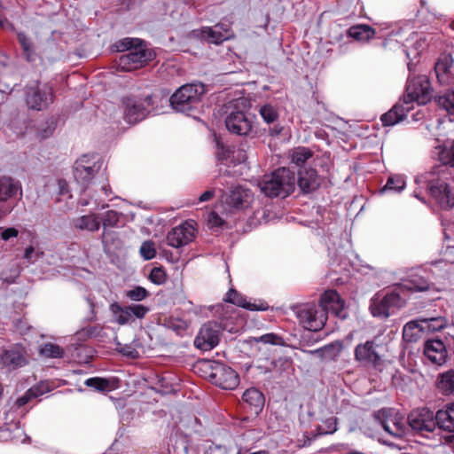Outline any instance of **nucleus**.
Instances as JSON below:
<instances>
[{
	"mask_svg": "<svg viewBox=\"0 0 454 454\" xmlns=\"http://www.w3.org/2000/svg\"><path fill=\"white\" fill-rule=\"evenodd\" d=\"M439 165L434 166L430 171L415 177L418 187L413 195L425 202L423 191L429 194L442 209L450 210L454 207V193L447 184L448 167L454 168V139L446 141L438 153Z\"/></svg>",
	"mask_w": 454,
	"mask_h": 454,
	"instance_id": "1",
	"label": "nucleus"
},
{
	"mask_svg": "<svg viewBox=\"0 0 454 454\" xmlns=\"http://www.w3.org/2000/svg\"><path fill=\"white\" fill-rule=\"evenodd\" d=\"M295 184L294 172L287 168H278L258 181L261 192L268 198L285 199L294 191Z\"/></svg>",
	"mask_w": 454,
	"mask_h": 454,
	"instance_id": "2",
	"label": "nucleus"
},
{
	"mask_svg": "<svg viewBox=\"0 0 454 454\" xmlns=\"http://www.w3.org/2000/svg\"><path fill=\"white\" fill-rule=\"evenodd\" d=\"M204 93L205 86L201 82L184 84L170 97V106L176 112L192 115L200 107Z\"/></svg>",
	"mask_w": 454,
	"mask_h": 454,
	"instance_id": "3",
	"label": "nucleus"
},
{
	"mask_svg": "<svg viewBox=\"0 0 454 454\" xmlns=\"http://www.w3.org/2000/svg\"><path fill=\"white\" fill-rule=\"evenodd\" d=\"M204 365L207 378L214 385L225 390H232L239 386V374L231 367L217 361H207Z\"/></svg>",
	"mask_w": 454,
	"mask_h": 454,
	"instance_id": "4",
	"label": "nucleus"
},
{
	"mask_svg": "<svg viewBox=\"0 0 454 454\" xmlns=\"http://www.w3.org/2000/svg\"><path fill=\"white\" fill-rule=\"evenodd\" d=\"M29 363L28 354L21 344H13L3 348L0 353V380L8 378L9 374Z\"/></svg>",
	"mask_w": 454,
	"mask_h": 454,
	"instance_id": "5",
	"label": "nucleus"
},
{
	"mask_svg": "<svg viewBox=\"0 0 454 454\" xmlns=\"http://www.w3.org/2000/svg\"><path fill=\"white\" fill-rule=\"evenodd\" d=\"M373 418L382 428L395 438L402 439L409 433L403 417L392 408H382L373 412Z\"/></svg>",
	"mask_w": 454,
	"mask_h": 454,
	"instance_id": "6",
	"label": "nucleus"
},
{
	"mask_svg": "<svg viewBox=\"0 0 454 454\" xmlns=\"http://www.w3.org/2000/svg\"><path fill=\"white\" fill-rule=\"evenodd\" d=\"M433 98L432 88L427 75L411 76L410 74L407 84L406 94L403 97L404 103L411 105L417 102L419 105H426Z\"/></svg>",
	"mask_w": 454,
	"mask_h": 454,
	"instance_id": "7",
	"label": "nucleus"
},
{
	"mask_svg": "<svg viewBox=\"0 0 454 454\" xmlns=\"http://www.w3.org/2000/svg\"><path fill=\"white\" fill-rule=\"evenodd\" d=\"M404 304L405 298L401 296L400 292L395 287L382 297L380 295L374 296L371 300L370 310L375 317L387 318L391 315L392 309L401 308Z\"/></svg>",
	"mask_w": 454,
	"mask_h": 454,
	"instance_id": "8",
	"label": "nucleus"
},
{
	"mask_svg": "<svg viewBox=\"0 0 454 454\" xmlns=\"http://www.w3.org/2000/svg\"><path fill=\"white\" fill-rule=\"evenodd\" d=\"M152 97L144 98L136 97H125L121 99L123 118L129 124H136L143 121L150 113Z\"/></svg>",
	"mask_w": 454,
	"mask_h": 454,
	"instance_id": "9",
	"label": "nucleus"
},
{
	"mask_svg": "<svg viewBox=\"0 0 454 454\" xmlns=\"http://www.w3.org/2000/svg\"><path fill=\"white\" fill-rule=\"evenodd\" d=\"M52 101L53 90L49 84L36 82L26 88V102L30 109L41 111Z\"/></svg>",
	"mask_w": 454,
	"mask_h": 454,
	"instance_id": "10",
	"label": "nucleus"
},
{
	"mask_svg": "<svg viewBox=\"0 0 454 454\" xmlns=\"http://www.w3.org/2000/svg\"><path fill=\"white\" fill-rule=\"evenodd\" d=\"M153 58V51L146 48L142 41L129 52L122 54L119 58V66L126 71H130L146 65Z\"/></svg>",
	"mask_w": 454,
	"mask_h": 454,
	"instance_id": "11",
	"label": "nucleus"
},
{
	"mask_svg": "<svg viewBox=\"0 0 454 454\" xmlns=\"http://www.w3.org/2000/svg\"><path fill=\"white\" fill-rule=\"evenodd\" d=\"M409 430L423 433H433L435 429L434 413L428 408L411 411L407 417Z\"/></svg>",
	"mask_w": 454,
	"mask_h": 454,
	"instance_id": "12",
	"label": "nucleus"
},
{
	"mask_svg": "<svg viewBox=\"0 0 454 454\" xmlns=\"http://www.w3.org/2000/svg\"><path fill=\"white\" fill-rule=\"evenodd\" d=\"M254 118V116L250 114L240 110H232L225 118V126L232 134L249 136L253 131Z\"/></svg>",
	"mask_w": 454,
	"mask_h": 454,
	"instance_id": "13",
	"label": "nucleus"
},
{
	"mask_svg": "<svg viewBox=\"0 0 454 454\" xmlns=\"http://www.w3.org/2000/svg\"><path fill=\"white\" fill-rule=\"evenodd\" d=\"M223 193V191L220 189ZM223 202L231 210H243L247 208L253 201V192L243 185L232 187L225 195L222 194Z\"/></svg>",
	"mask_w": 454,
	"mask_h": 454,
	"instance_id": "14",
	"label": "nucleus"
},
{
	"mask_svg": "<svg viewBox=\"0 0 454 454\" xmlns=\"http://www.w3.org/2000/svg\"><path fill=\"white\" fill-rule=\"evenodd\" d=\"M221 327L215 321L204 324L194 340V345L201 350H211L219 342Z\"/></svg>",
	"mask_w": 454,
	"mask_h": 454,
	"instance_id": "15",
	"label": "nucleus"
},
{
	"mask_svg": "<svg viewBox=\"0 0 454 454\" xmlns=\"http://www.w3.org/2000/svg\"><path fill=\"white\" fill-rule=\"evenodd\" d=\"M380 348L373 340L360 343L355 348V358L364 365L378 368L382 364Z\"/></svg>",
	"mask_w": 454,
	"mask_h": 454,
	"instance_id": "16",
	"label": "nucleus"
},
{
	"mask_svg": "<svg viewBox=\"0 0 454 454\" xmlns=\"http://www.w3.org/2000/svg\"><path fill=\"white\" fill-rule=\"evenodd\" d=\"M99 168L100 165L98 162L90 165L89 156L82 155L74 163L73 169L74 177L82 186H87Z\"/></svg>",
	"mask_w": 454,
	"mask_h": 454,
	"instance_id": "17",
	"label": "nucleus"
},
{
	"mask_svg": "<svg viewBox=\"0 0 454 454\" xmlns=\"http://www.w3.org/2000/svg\"><path fill=\"white\" fill-rule=\"evenodd\" d=\"M243 409L251 416L258 417L265 404L262 392L255 387L247 388L242 395Z\"/></svg>",
	"mask_w": 454,
	"mask_h": 454,
	"instance_id": "18",
	"label": "nucleus"
},
{
	"mask_svg": "<svg viewBox=\"0 0 454 454\" xmlns=\"http://www.w3.org/2000/svg\"><path fill=\"white\" fill-rule=\"evenodd\" d=\"M194 237L192 224L184 223L173 228L167 235L168 244L173 247H181L189 244Z\"/></svg>",
	"mask_w": 454,
	"mask_h": 454,
	"instance_id": "19",
	"label": "nucleus"
},
{
	"mask_svg": "<svg viewBox=\"0 0 454 454\" xmlns=\"http://www.w3.org/2000/svg\"><path fill=\"white\" fill-rule=\"evenodd\" d=\"M297 176L296 183L304 194L315 192L321 184V180L314 168H300Z\"/></svg>",
	"mask_w": 454,
	"mask_h": 454,
	"instance_id": "20",
	"label": "nucleus"
},
{
	"mask_svg": "<svg viewBox=\"0 0 454 454\" xmlns=\"http://www.w3.org/2000/svg\"><path fill=\"white\" fill-rule=\"evenodd\" d=\"M424 354L435 364L442 365L447 362V349L444 343L440 340H427L425 343Z\"/></svg>",
	"mask_w": 454,
	"mask_h": 454,
	"instance_id": "21",
	"label": "nucleus"
},
{
	"mask_svg": "<svg viewBox=\"0 0 454 454\" xmlns=\"http://www.w3.org/2000/svg\"><path fill=\"white\" fill-rule=\"evenodd\" d=\"M432 284L422 276L412 275L407 279L403 280L395 286V289L400 292L401 296L407 292H425L431 288Z\"/></svg>",
	"mask_w": 454,
	"mask_h": 454,
	"instance_id": "22",
	"label": "nucleus"
},
{
	"mask_svg": "<svg viewBox=\"0 0 454 454\" xmlns=\"http://www.w3.org/2000/svg\"><path fill=\"white\" fill-rule=\"evenodd\" d=\"M223 301L251 311H264L269 308L264 301H260L258 304L247 301L246 297L234 288L229 290Z\"/></svg>",
	"mask_w": 454,
	"mask_h": 454,
	"instance_id": "23",
	"label": "nucleus"
},
{
	"mask_svg": "<svg viewBox=\"0 0 454 454\" xmlns=\"http://www.w3.org/2000/svg\"><path fill=\"white\" fill-rule=\"evenodd\" d=\"M412 106L406 105L404 100L403 102H397L389 111L381 115V121L383 126H394L407 116V114Z\"/></svg>",
	"mask_w": 454,
	"mask_h": 454,
	"instance_id": "24",
	"label": "nucleus"
},
{
	"mask_svg": "<svg viewBox=\"0 0 454 454\" xmlns=\"http://www.w3.org/2000/svg\"><path fill=\"white\" fill-rule=\"evenodd\" d=\"M19 191L21 192L19 182L10 177H0V215L7 211L5 202L16 196Z\"/></svg>",
	"mask_w": 454,
	"mask_h": 454,
	"instance_id": "25",
	"label": "nucleus"
},
{
	"mask_svg": "<svg viewBox=\"0 0 454 454\" xmlns=\"http://www.w3.org/2000/svg\"><path fill=\"white\" fill-rule=\"evenodd\" d=\"M298 316L309 330L317 331L324 326V321L317 318V311L315 308H303L298 312Z\"/></svg>",
	"mask_w": 454,
	"mask_h": 454,
	"instance_id": "26",
	"label": "nucleus"
},
{
	"mask_svg": "<svg viewBox=\"0 0 454 454\" xmlns=\"http://www.w3.org/2000/svg\"><path fill=\"white\" fill-rule=\"evenodd\" d=\"M347 33L348 37L361 43H367L375 35L374 28L365 24L354 25L348 29Z\"/></svg>",
	"mask_w": 454,
	"mask_h": 454,
	"instance_id": "27",
	"label": "nucleus"
},
{
	"mask_svg": "<svg viewBox=\"0 0 454 454\" xmlns=\"http://www.w3.org/2000/svg\"><path fill=\"white\" fill-rule=\"evenodd\" d=\"M322 301L325 302L326 309H330L331 310L334 311L336 316L341 317L342 319L346 318V315L342 314L344 302L336 291L331 290L325 292L322 296Z\"/></svg>",
	"mask_w": 454,
	"mask_h": 454,
	"instance_id": "28",
	"label": "nucleus"
},
{
	"mask_svg": "<svg viewBox=\"0 0 454 454\" xmlns=\"http://www.w3.org/2000/svg\"><path fill=\"white\" fill-rule=\"evenodd\" d=\"M436 387L443 395H454V370L440 373L436 380Z\"/></svg>",
	"mask_w": 454,
	"mask_h": 454,
	"instance_id": "29",
	"label": "nucleus"
},
{
	"mask_svg": "<svg viewBox=\"0 0 454 454\" xmlns=\"http://www.w3.org/2000/svg\"><path fill=\"white\" fill-rule=\"evenodd\" d=\"M434 101L440 108L454 115V88L440 91L434 97Z\"/></svg>",
	"mask_w": 454,
	"mask_h": 454,
	"instance_id": "30",
	"label": "nucleus"
},
{
	"mask_svg": "<svg viewBox=\"0 0 454 454\" xmlns=\"http://www.w3.org/2000/svg\"><path fill=\"white\" fill-rule=\"evenodd\" d=\"M109 309L113 314L115 322L121 325H128L132 322L131 314L128 309V306H121L118 302H113L109 306Z\"/></svg>",
	"mask_w": 454,
	"mask_h": 454,
	"instance_id": "31",
	"label": "nucleus"
},
{
	"mask_svg": "<svg viewBox=\"0 0 454 454\" xmlns=\"http://www.w3.org/2000/svg\"><path fill=\"white\" fill-rule=\"evenodd\" d=\"M101 242L106 253H109L121 246L119 233L115 231L103 230Z\"/></svg>",
	"mask_w": 454,
	"mask_h": 454,
	"instance_id": "32",
	"label": "nucleus"
},
{
	"mask_svg": "<svg viewBox=\"0 0 454 454\" xmlns=\"http://www.w3.org/2000/svg\"><path fill=\"white\" fill-rule=\"evenodd\" d=\"M74 226L82 231H96L100 228V221L95 215H82L74 221Z\"/></svg>",
	"mask_w": 454,
	"mask_h": 454,
	"instance_id": "33",
	"label": "nucleus"
},
{
	"mask_svg": "<svg viewBox=\"0 0 454 454\" xmlns=\"http://www.w3.org/2000/svg\"><path fill=\"white\" fill-rule=\"evenodd\" d=\"M50 391L46 383L41 382L40 384L30 387L22 396L17 400L18 406L27 404L31 399L37 398L42 395Z\"/></svg>",
	"mask_w": 454,
	"mask_h": 454,
	"instance_id": "34",
	"label": "nucleus"
},
{
	"mask_svg": "<svg viewBox=\"0 0 454 454\" xmlns=\"http://www.w3.org/2000/svg\"><path fill=\"white\" fill-rule=\"evenodd\" d=\"M191 36L198 39H204L209 43H214L216 44L223 41V35L220 32H216L208 27L192 30L191 32Z\"/></svg>",
	"mask_w": 454,
	"mask_h": 454,
	"instance_id": "35",
	"label": "nucleus"
},
{
	"mask_svg": "<svg viewBox=\"0 0 454 454\" xmlns=\"http://www.w3.org/2000/svg\"><path fill=\"white\" fill-rule=\"evenodd\" d=\"M450 65L448 60V57L440 59L434 65V72L438 82L441 84H447L450 82L451 77L450 75Z\"/></svg>",
	"mask_w": 454,
	"mask_h": 454,
	"instance_id": "36",
	"label": "nucleus"
},
{
	"mask_svg": "<svg viewBox=\"0 0 454 454\" xmlns=\"http://www.w3.org/2000/svg\"><path fill=\"white\" fill-rule=\"evenodd\" d=\"M292 361L287 357H278L270 362V367L272 369L271 377L274 379H281L283 372H286L290 369Z\"/></svg>",
	"mask_w": 454,
	"mask_h": 454,
	"instance_id": "37",
	"label": "nucleus"
},
{
	"mask_svg": "<svg viewBox=\"0 0 454 454\" xmlns=\"http://www.w3.org/2000/svg\"><path fill=\"white\" fill-rule=\"evenodd\" d=\"M312 156V151L303 146L296 147L290 152L292 163L301 168H302V165Z\"/></svg>",
	"mask_w": 454,
	"mask_h": 454,
	"instance_id": "38",
	"label": "nucleus"
},
{
	"mask_svg": "<svg viewBox=\"0 0 454 454\" xmlns=\"http://www.w3.org/2000/svg\"><path fill=\"white\" fill-rule=\"evenodd\" d=\"M84 384L99 392L110 391L115 388L112 380L100 377L89 378L85 380Z\"/></svg>",
	"mask_w": 454,
	"mask_h": 454,
	"instance_id": "39",
	"label": "nucleus"
},
{
	"mask_svg": "<svg viewBox=\"0 0 454 454\" xmlns=\"http://www.w3.org/2000/svg\"><path fill=\"white\" fill-rule=\"evenodd\" d=\"M405 187V180L403 176H391L380 192H400Z\"/></svg>",
	"mask_w": 454,
	"mask_h": 454,
	"instance_id": "40",
	"label": "nucleus"
},
{
	"mask_svg": "<svg viewBox=\"0 0 454 454\" xmlns=\"http://www.w3.org/2000/svg\"><path fill=\"white\" fill-rule=\"evenodd\" d=\"M17 38L27 61H34L35 59V52L30 39L22 32L18 33Z\"/></svg>",
	"mask_w": 454,
	"mask_h": 454,
	"instance_id": "41",
	"label": "nucleus"
},
{
	"mask_svg": "<svg viewBox=\"0 0 454 454\" xmlns=\"http://www.w3.org/2000/svg\"><path fill=\"white\" fill-rule=\"evenodd\" d=\"M40 354L49 358H61L63 357L65 351L58 344L47 342L41 346Z\"/></svg>",
	"mask_w": 454,
	"mask_h": 454,
	"instance_id": "42",
	"label": "nucleus"
},
{
	"mask_svg": "<svg viewBox=\"0 0 454 454\" xmlns=\"http://www.w3.org/2000/svg\"><path fill=\"white\" fill-rule=\"evenodd\" d=\"M163 325L179 336H183L188 327L186 321L175 317L165 318Z\"/></svg>",
	"mask_w": 454,
	"mask_h": 454,
	"instance_id": "43",
	"label": "nucleus"
},
{
	"mask_svg": "<svg viewBox=\"0 0 454 454\" xmlns=\"http://www.w3.org/2000/svg\"><path fill=\"white\" fill-rule=\"evenodd\" d=\"M259 114L262 120L268 124L277 121L279 116L277 108L270 104L261 106L259 108Z\"/></svg>",
	"mask_w": 454,
	"mask_h": 454,
	"instance_id": "44",
	"label": "nucleus"
},
{
	"mask_svg": "<svg viewBox=\"0 0 454 454\" xmlns=\"http://www.w3.org/2000/svg\"><path fill=\"white\" fill-rule=\"evenodd\" d=\"M102 327L99 325H88L75 333V337L79 341H86L87 340L98 337L100 334Z\"/></svg>",
	"mask_w": 454,
	"mask_h": 454,
	"instance_id": "45",
	"label": "nucleus"
},
{
	"mask_svg": "<svg viewBox=\"0 0 454 454\" xmlns=\"http://www.w3.org/2000/svg\"><path fill=\"white\" fill-rule=\"evenodd\" d=\"M121 213L115 210H108L102 214L100 219L102 221L103 230H107L109 227H118Z\"/></svg>",
	"mask_w": 454,
	"mask_h": 454,
	"instance_id": "46",
	"label": "nucleus"
},
{
	"mask_svg": "<svg viewBox=\"0 0 454 454\" xmlns=\"http://www.w3.org/2000/svg\"><path fill=\"white\" fill-rule=\"evenodd\" d=\"M142 40L137 38H124L120 41H118L115 43V48L117 51H128L129 52L131 50H133L138 43H141Z\"/></svg>",
	"mask_w": 454,
	"mask_h": 454,
	"instance_id": "47",
	"label": "nucleus"
},
{
	"mask_svg": "<svg viewBox=\"0 0 454 454\" xmlns=\"http://www.w3.org/2000/svg\"><path fill=\"white\" fill-rule=\"evenodd\" d=\"M323 348H326L324 352V359L334 360L337 356H339L342 348V345L340 342L330 343L324 346Z\"/></svg>",
	"mask_w": 454,
	"mask_h": 454,
	"instance_id": "48",
	"label": "nucleus"
},
{
	"mask_svg": "<svg viewBox=\"0 0 454 454\" xmlns=\"http://www.w3.org/2000/svg\"><path fill=\"white\" fill-rule=\"evenodd\" d=\"M141 256L145 260H151L155 257L156 250L154 247V243L151 240H146L142 243L139 249Z\"/></svg>",
	"mask_w": 454,
	"mask_h": 454,
	"instance_id": "49",
	"label": "nucleus"
},
{
	"mask_svg": "<svg viewBox=\"0 0 454 454\" xmlns=\"http://www.w3.org/2000/svg\"><path fill=\"white\" fill-rule=\"evenodd\" d=\"M150 295V293L142 286H136L135 288L127 292L126 296L135 301L145 300Z\"/></svg>",
	"mask_w": 454,
	"mask_h": 454,
	"instance_id": "50",
	"label": "nucleus"
},
{
	"mask_svg": "<svg viewBox=\"0 0 454 454\" xmlns=\"http://www.w3.org/2000/svg\"><path fill=\"white\" fill-rule=\"evenodd\" d=\"M128 309L131 314V319L134 321V317L142 319L150 311V309L142 304H131L128 306Z\"/></svg>",
	"mask_w": 454,
	"mask_h": 454,
	"instance_id": "51",
	"label": "nucleus"
},
{
	"mask_svg": "<svg viewBox=\"0 0 454 454\" xmlns=\"http://www.w3.org/2000/svg\"><path fill=\"white\" fill-rule=\"evenodd\" d=\"M256 341H261L263 343L272 344V345H278V346H284L285 340L284 339L276 334V333H266L262 336H260L258 339H256Z\"/></svg>",
	"mask_w": 454,
	"mask_h": 454,
	"instance_id": "52",
	"label": "nucleus"
},
{
	"mask_svg": "<svg viewBox=\"0 0 454 454\" xmlns=\"http://www.w3.org/2000/svg\"><path fill=\"white\" fill-rule=\"evenodd\" d=\"M232 150L229 147L224 145L223 143L217 141L216 143V157L218 160L223 161V160H229L231 157L232 156Z\"/></svg>",
	"mask_w": 454,
	"mask_h": 454,
	"instance_id": "53",
	"label": "nucleus"
},
{
	"mask_svg": "<svg viewBox=\"0 0 454 454\" xmlns=\"http://www.w3.org/2000/svg\"><path fill=\"white\" fill-rule=\"evenodd\" d=\"M150 280L156 285H161L166 281V273L162 268L154 267L149 275Z\"/></svg>",
	"mask_w": 454,
	"mask_h": 454,
	"instance_id": "54",
	"label": "nucleus"
},
{
	"mask_svg": "<svg viewBox=\"0 0 454 454\" xmlns=\"http://www.w3.org/2000/svg\"><path fill=\"white\" fill-rule=\"evenodd\" d=\"M325 428L318 427L320 434H333L337 430V419L330 418L325 422Z\"/></svg>",
	"mask_w": 454,
	"mask_h": 454,
	"instance_id": "55",
	"label": "nucleus"
},
{
	"mask_svg": "<svg viewBox=\"0 0 454 454\" xmlns=\"http://www.w3.org/2000/svg\"><path fill=\"white\" fill-rule=\"evenodd\" d=\"M208 223L211 228H219L222 227L225 222L215 212H211L208 215Z\"/></svg>",
	"mask_w": 454,
	"mask_h": 454,
	"instance_id": "56",
	"label": "nucleus"
},
{
	"mask_svg": "<svg viewBox=\"0 0 454 454\" xmlns=\"http://www.w3.org/2000/svg\"><path fill=\"white\" fill-rule=\"evenodd\" d=\"M417 17L419 21L424 22L425 24H430L435 20V15L434 13L426 14V11L423 8L418 11Z\"/></svg>",
	"mask_w": 454,
	"mask_h": 454,
	"instance_id": "57",
	"label": "nucleus"
},
{
	"mask_svg": "<svg viewBox=\"0 0 454 454\" xmlns=\"http://www.w3.org/2000/svg\"><path fill=\"white\" fill-rule=\"evenodd\" d=\"M43 254V252L35 254L34 247L32 246H29L28 247H27L25 249L24 258L28 262H34Z\"/></svg>",
	"mask_w": 454,
	"mask_h": 454,
	"instance_id": "58",
	"label": "nucleus"
},
{
	"mask_svg": "<svg viewBox=\"0 0 454 454\" xmlns=\"http://www.w3.org/2000/svg\"><path fill=\"white\" fill-rule=\"evenodd\" d=\"M120 353L128 357L136 358L138 356L137 351L129 345H124L117 348Z\"/></svg>",
	"mask_w": 454,
	"mask_h": 454,
	"instance_id": "59",
	"label": "nucleus"
},
{
	"mask_svg": "<svg viewBox=\"0 0 454 454\" xmlns=\"http://www.w3.org/2000/svg\"><path fill=\"white\" fill-rule=\"evenodd\" d=\"M18 234H19V231L16 228L10 227V228L4 229L1 231V238H2V239L7 241L12 238H16L18 236Z\"/></svg>",
	"mask_w": 454,
	"mask_h": 454,
	"instance_id": "60",
	"label": "nucleus"
},
{
	"mask_svg": "<svg viewBox=\"0 0 454 454\" xmlns=\"http://www.w3.org/2000/svg\"><path fill=\"white\" fill-rule=\"evenodd\" d=\"M256 418L257 417L254 416L253 418L250 416H246L240 419L239 424L241 427H254L256 426Z\"/></svg>",
	"mask_w": 454,
	"mask_h": 454,
	"instance_id": "61",
	"label": "nucleus"
},
{
	"mask_svg": "<svg viewBox=\"0 0 454 454\" xmlns=\"http://www.w3.org/2000/svg\"><path fill=\"white\" fill-rule=\"evenodd\" d=\"M283 131V127L279 124H275L273 127L269 129V135L270 137H279Z\"/></svg>",
	"mask_w": 454,
	"mask_h": 454,
	"instance_id": "62",
	"label": "nucleus"
},
{
	"mask_svg": "<svg viewBox=\"0 0 454 454\" xmlns=\"http://www.w3.org/2000/svg\"><path fill=\"white\" fill-rule=\"evenodd\" d=\"M214 195H215V190L214 189L207 190V191L204 192L199 197V201L200 202L208 201V200H210L214 197Z\"/></svg>",
	"mask_w": 454,
	"mask_h": 454,
	"instance_id": "63",
	"label": "nucleus"
},
{
	"mask_svg": "<svg viewBox=\"0 0 454 454\" xmlns=\"http://www.w3.org/2000/svg\"><path fill=\"white\" fill-rule=\"evenodd\" d=\"M180 444L182 446V451H178V447L173 446L174 452H176V454H188L189 451V446L185 440H181Z\"/></svg>",
	"mask_w": 454,
	"mask_h": 454,
	"instance_id": "64",
	"label": "nucleus"
}]
</instances>
